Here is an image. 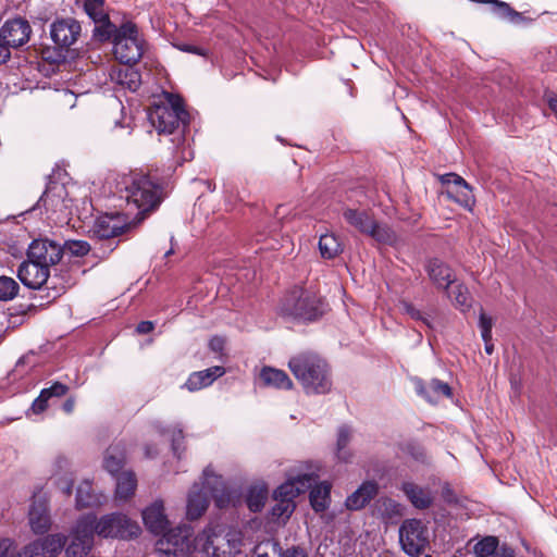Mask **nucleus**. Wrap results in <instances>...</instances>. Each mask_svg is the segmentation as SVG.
<instances>
[{"label": "nucleus", "mask_w": 557, "mask_h": 557, "mask_svg": "<svg viewBox=\"0 0 557 557\" xmlns=\"http://www.w3.org/2000/svg\"><path fill=\"white\" fill-rule=\"evenodd\" d=\"M66 541L67 537L62 533L49 534L26 545L16 557H57Z\"/></svg>", "instance_id": "14"}, {"label": "nucleus", "mask_w": 557, "mask_h": 557, "mask_svg": "<svg viewBox=\"0 0 557 557\" xmlns=\"http://www.w3.org/2000/svg\"><path fill=\"white\" fill-rule=\"evenodd\" d=\"M375 509L383 519L401 517L404 512L401 504L386 496L376 499Z\"/></svg>", "instance_id": "36"}, {"label": "nucleus", "mask_w": 557, "mask_h": 557, "mask_svg": "<svg viewBox=\"0 0 557 557\" xmlns=\"http://www.w3.org/2000/svg\"><path fill=\"white\" fill-rule=\"evenodd\" d=\"M36 305L29 304V305H17L13 308L14 312L11 313V317L14 315H25L30 311H36Z\"/></svg>", "instance_id": "55"}, {"label": "nucleus", "mask_w": 557, "mask_h": 557, "mask_svg": "<svg viewBox=\"0 0 557 557\" xmlns=\"http://www.w3.org/2000/svg\"><path fill=\"white\" fill-rule=\"evenodd\" d=\"M44 392H48V397H62L69 392V386L60 383L54 382L50 387L44 388Z\"/></svg>", "instance_id": "51"}, {"label": "nucleus", "mask_w": 557, "mask_h": 557, "mask_svg": "<svg viewBox=\"0 0 557 557\" xmlns=\"http://www.w3.org/2000/svg\"><path fill=\"white\" fill-rule=\"evenodd\" d=\"M92 517V532L101 537H116L131 540L137 537L140 533L139 525L132 521L126 515L112 512L102 516L99 520L95 513H86Z\"/></svg>", "instance_id": "9"}, {"label": "nucleus", "mask_w": 557, "mask_h": 557, "mask_svg": "<svg viewBox=\"0 0 557 557\" xmlns=\"http://www.w3.org/2000/svg\"><path fill=\"white\" fill-rule=\"evenodd\" d=\"M366 235L372 237L377 243L385 245H394L397 242V235L393 228L387 224L376 222L375 219Z\"/></svg>", "instance_id": "34"}, {"label": "nucleus", "mask_w": 557, "mask_h": 557, "mask_svg": "<svg viewBox=\"0 0 557 557\" xmlns=\"http://www.w3.org/2000/svg\"><path fill=\"white\" fill-rule=\"evenodd\" d=\"M26 257L51 269L58 264L63 257V246L61 243L45 238L34 239L26 251Z\"/></svg>", "instance_id": "13"}, {"label": "nucleus", "mask_w": 557, "mask_h": 557, "mask_svg": "<svg viewBox=\"0 0 557 557\" xmlns=\"http://www.w3.org/2000/svg\"><path fill=\"white\" fill-rule=\"evenodd\" d=\"M287 366L307 395L327 394L332 389L330 364L319 354L299 352L288 360Z\"/></svg>", "instance_id": "3"}, {"label": "nucleus", "mask_w": 557, "mask_h": 557, "mask_svg": "<svg viewBox=\"0 0 557 557\" xmlns=\"http://www.w3.org/2000/svg\"><path fill=\"white\" fill-rule=\"evenodd\" d=\"M548 107L557 116V99L556 98L548 99Z\"/></svg>", "instance_id": "64"}, {"label": "nucleus", "mask_w": 557, "mask_h": 557, "mask_svg": "<svg viewBox=\"0 0 557 557\" xmlns=\"http://www.w3.org/2000/svg\"><path fill=\"white\" fill-rule=\"evenodd\" d=\"M106 0H85L84 10L90 18L101 17L103 18V11Z\"/></svg>", "instance_id": "47"}, {"label": "nucleus", "mask_w": 557, "mask_h": 557, "mask_svg": "<svg viewBox=\"0 0 557 557\" xmlns=\"http://www.w3.org/2000/svg\"><path fill=\"white\" fill-rule=\"evenodd\" d=\"M205 482L201 490L191 491L187 499V518L198 519L208 508V494L213 498L220 509L226 508L232 503L231 491L224 484L222 476L215 475L209 468L203 470Z\"/></svg>", "instance_id": "4"}, {"label": "nucleus", "mask_w": 557, "mask_h": 557, "mask_svg": "<svg viewBox=\"0 0 557 557\" xmlns=\"http://www.w3.org/2000/svg\"><path fill=\"white\" fill-rule=\"evenodd\" d=\"M20 292L18 283L11 276H0V301H10L14 299Z\"/></svg>", "instance_id": "42"}, {"label": "nucleus", "mask_w": 557, "mask_h": 557, "mask_svg": "<svg viewBox=\"0 0 557 557\" xmlns=\"http://www.w3.org/2000/svg\"><path fill=\"white\" fill-rule=\"evenodd\" d=\"M345 221L361 234H367L374 216L370 210L344 207L342 210Z\"/></svg>", "instance_id": "25"}, {"label": "nucleus", "mask_w": 557, "mask_h": 557, "mask_svg": "<svg viewBox=\"0 0 557 557\" xmlns=\"http://www.w3.org/2000/svg\"><path fill=\"white\" fill-rule=\"evenodd\" d=\"M126 449L123 443H114L106 450L103 467L114 476L120 475L125 465Z\"/></svg>", "instance_id": "26"}, {"label": "nucleus", "mask_w": 557, "mask_h": 557, "mask_svg": "<svg viewBox=\"0 0 557 557\" xmlns=\"http://www.w3.org/2000/svg\"><path fill=\"white\" fill-rule=\"evenodd\" d=\"M499 548L497 537L486 536L475 544L474 552L479 556L492 557Z\"/></svg>", "instance_id": "44"}, {"label": "nucleus", "mask_w": 557, "mask_h": 557, "mask_svg": "<svg viewBox=\"0 0 557 557\" xmlns=\"http://www.w3.org/2000/svg\"><path fill=\"white\" fill-rule=\"evenodd\" d=\"M32 35L29 22L23 17L8 20L0 29V38L11 48L26 45Z\"/></svg>", "instance_id": "16"}, {"label": "nucleus", "mask_w": 557, "mask_h": 557, "mask_svg": "<svg viewBox=\"0 0 557 557\" xmlns=\"http://www.w3.org/2000/svg\"><path fill=\"white\" fill-rule=\"evenodd\" d=\"M74 405H75L74 399L73 398H69L63 404V410L66 413H71L73 411V409H74Z\"/></svg>", "instance_id": "63"}, {"label": "nucleus", "mask_w": 557, "mask_h": 557, "mask_svg": "<svg viewBox=\"0 0 557 557\" xmlns=\"http://www.w3.org/2000/svg\"><path fill=\"white\" fill-rule=\"evenodd\" d=\"M282 557H309L307 550L300 546H290L282 549Z\"/></svg>", "instance_id": "53"}, {"label": "nucleus", "mask_w": 557, "mask_h": 557, "mask_svg": "<svg viewBox=\"0 0 557 557\" xmlns=\"http://www.w3.org/2000/svg\"><path fill=\"white\" fill-rule=\"evenodd\" d=\"M447 296L453 299L454 306L460 311L466 312L471 308V295L465 284H453L449 288V295Z\"/></svg>", "instance_id": "37"}, {"label": "nucleus", "mask_w": 557, "mask_h": 557, "mask_svg": "<svg viewBox=\"0 0 557 557\" xmlns=\"http://www.w3.org/2000/svg\"><path fill=\"white\" fill-rule=\"evenodd\" d=\"M350 430L347 426H341L338 429L337 434V443H336V449H337V458L342 461H349L351 454L346 449L349 442H350Z\"/></svg>", "instance_id": "43"}, {"label": "nucleus", "mask_w": 557, "mask_h": 557, "mask_svg": "<svg viewBox=\"0 0 557 557\" xmlns=\"http://www.w3.org/2000/svg\"><path fill=\"white\" fill-rule=\"evenodd\" d=\"M10 46L0 38V64L5 63L11 58Z\"/></svg>", "instance_id": "58"}, {"label": "nucleus", "mask_w": 557, "mask_h": 557, "mask_svg": "<svg viewBox=\"0 0 557 557\" xmlns=\"http://www.w3.org/2000/svg\"><path fill=\"white\" fill-rule=\"evenodd\" d=\"M121 197L126 201L128 214H134V224H140L157 211L164 200V181L148 171L132 172L122 178Z\"/></svg>", "instance_id": "1"}, {"label": "nucleus", "mask_w": 557, "mask_h": 557, "mask_svg": "<svg viewBox=\"0 0 557 557\" xmlns=\"http://www.w3.org/2000/svg\"><path fill=\"white\" fill-rule=\"evenodd\" d=\"M400 490L417 509L424 510L433 505L434 497L429 487H422L413 482H404Z\"/></svg>", "instance_id": "23"}, {"label": "nucleus", "mask_w": 557, "mask_h": 557, "mask_svg": "<svg viewBox=\"0 0 557 557\" xmlns=\"http://www.w3.org/2000/svg\"><path fill=\"white\" fill-rule=\"evenodd\" d=\"M413 384L417 394L433 405L437 404L442 397L449 398L453 394L451 387L437 379L424 382L422 379L416 377Z\"/></svg>", "instance_id": "19"}, {"label": "nucleus", "mask_w": 557, "mask_h": 557, "mask_svg": "<svg viewBox=\"0 0 557 557\" xmlns=\"http://www.w3.org/2000/svg\"><path fill=\"white\" fill-rule=\"evenodd\" d=\"M145 51V40L135 23L126 21L121 24V32L113 44V54L123 64H136Z\"/></svg>", "instance_id": "8"}, {"label": "nucleus", "mask_w": 557, "mask_h": 557, "mask_svg": "<svg viewBox=\"0 0 557 557\" xmlns=\"http://www.w3.org/2000/svg\"><path fill=\"white\" fill-rule=\"evenodd\" d=\"M319 250L324 259H334L343 251V245L334 234H323L319 239Z\"/></svg>", "instance_id": "35"}, {"label": "nucleus", "mask_w": 557, "mask_h": 557, "mask_svg": "<svg viewBox=\"0 0 557 557\" xmlns=\"http://www.w3.org/2000/svg\"><path fill=\"white\" fill-rule=\"evenodd\" d=\"M184 434L182 430H177L173 432L171 446L173 454L180 459L182 457L183 451L185 450L184 446Z\"/></svg>", "instance_id": "49"}, {"label": "nucleus", "mask_w": 557, "mask_h": 557, "mask_svg": "<svg viewBox=\"0 0 557 557\" xmlns=\"http://www.w3.org/2000/svg\"><path fill=\"white\" fill-rule=\"evenodd\" d=\"M134 226L133 220L126 222L120 214H104L95 220L89 233L94 239L111 240Z\"/></svg>", "instance_id": "12"}, {"label": "nucleus", "mask_w": 557, "mask_h": 557, "mask_svg": "<svg viewBox=\"0 0 557 557\" xmlns=\"http://www.w3.org/2000/svg\"><path fill=\"white\" fill-rule=\"evenodd\" d=\"M137 487V479L133 471H124L116 476L115 497L126 500L131 498Z\"/></svg>", "instance_id": "32"}, {"label": "nucleus", "mask_w": 557, "mask_h": 557, "mask_svg": "<svg viewBox=\"0 0 557 557\" xmlns=\"http://www.w3.org/2000/svg\"><path fill=\"white\" fill-rule=\"evenodd\" d=\"M143 520L146 528L153 534L164 533L169 520L164 515V506L162 500H156L143 511Z\"/></svg>", "instance_id": "21"}, {"label": "nucleus", "mask_w": 557, "mask_h": 557, "mask_svg": "<svg viewBox=\"0 0 557 557\" xmlns=\"http://www.w3.org/2000/svg\"><path fill=\"white\" fill-rule=\"evenodd\" d=\"M29 525L34 533L45 534L51 527V518L48 509V500L40 495H34L28 511Z\"/></svg>", "instance_id": "18"}, {"label": "nucleus", "mask_w": 557, "mask_h": 557, "mask_svg": "<svg viewBox=\"0 0 557 557\" xmlns=\"http://www.w3.org/2000/svg\"><path fill=\"white\" fill-rule=\"evenodd\" d=\"M76 507L88 508L98 505L99 498L92 492L91 483L88 481L82 482L76 490Z\"/></svg>", "instance_id": "38"}, {"label": "nucleus", "mask_w": 557, "mask_h": 557, "mask_svg": "<svg viewBox=\"0 0 557 557\" xmlns=\"http://www.w3.org/2000/svg\"><path fill=\"white\" fill-rule=\"evenodd\" d=\"M424 270L433 285L449 295L450 286L456 283L455 272L450 265L440 258H430L425 261Z\"/></svg>", "instance_id": "17"}, {"label": "nucleus", "mask_w": 557, "mask_h": 557, "mask_svg": "<svg viewBox=\"0 0 557 557\" xmlns=\"http://www.w3.org/2000/svg\"><path fill=\"white\" fill-rule=\"evenodd\" d=\"M274 500L276 502L275 505L272 507L271 513L274 518L282 519H288L290 515L295 510V503L288 502L278 497H274Z\"/></svg>", "instance_id": "45"}, {"label": "nucleus", "mask_w": 557, "mask_h": 557, "mask_svg": "<svg viewBox=\"0 0 557 557\" xmlns=\"http://www.w3.org/2000/svg\"><path fill=\"white\" fill-rule=\"evenodd\" d=\"M140 73L133 67H127L117 72V83L132 91H136L140 87Z\"/></svg>", "instance_id": "41"}, {"label": "nucleus", "mask_w": 557, "mask_h": 557, "mask_svg": "<svg viewBox=\"0 0 557 557\" xmlns=\"http://www.w3.org/2000/svg\"><path fill=\"white\" fill-rule=\"evenodd\" d=\"M225 341L220 336H213L209 342V347L214 352H221L224 349Z\"/></svg>", "instance_id": "57"}, {"label": "nucleus", "mask_w": 557, "mask_h": 557, "mask_svg": "<svg viewBox=\"0 0 557 557\" xmlns=\"http://www.w3.org/2000/svg\"><path fill=\"white\" fill-rule=\"evenodd\" d=\"M49 34L53 47L42 48L40 55L51 64H59L65 61L72 46L78 41L82 26L74 17H58L50 24Z\"/></svg>", "instance_id": "5"}, {"label": "nucleus", "mask_w": 557, "mask_h": 557, "mask_svg": "<svg viewBox=\"0 0 557 557\" xmlns=\"http://www.w3.org/2000/svg\"><path fill=\"white\" fill-rule=\"evenodd\" d=\"M62 191L64 186L49 180L46 185V189L38 199L37 203L33 207V210L45 208L48 210H54L62 200Z\"/></svg>", "instance_id": "29"}, {"label": "nucleus", "mask_w": 557, "mask_h": 557, "mask_svg": "<svg viewBox=\"0 0 557 557\" xmlns=\"http://www.w3.org/2000/svg\"><path fill=\"white\" fill-rule=\"evenodd\" d=\"M407 451L417 460L423 461L425 459V451L421 446L408 444Z\"/></svg>", "instance_id": "54"}, {"label": "nucleus", "mask_w": 557, "mask_h": 557, "mask_svg": "<svg viewBox=\"0 0 557 557\" xmlns=\"http://www.w3.org/2000/svg\"><path fill=\"white\" fill-rule=\"evenodd\" d=\"M164 96V102L154 103L150 109L149 120L159 133L173 134L182 125L183 129L178 136V139H182L188 126L189 113L185 110L181 97L170 92H165Z\"/></svg>", "instance_id": "6"}, {"label": "nucleus", "mask_w": 557, "mask_h": 557, "mask_svg": "<svg viewBox=\"0 0 557 557\" xmlns=\"http://www.w3.org/2000/svg\"><path fill=\"white\" fill-rule=\"evenodd\" d=\"M331 484L323 482L310 491V504L314 511L322 512L329 507Z\"/></svg>", "instance_id": "33"}, {"label": "nucleus", "mask_w": 557, "mask_h": 557, "mask_svg": "<svg viewBox=\"0 0 557 557\" xmlns=\"http://www.w3.org/2000/svg\"><path fill=\"white\" fill-rule=\"evenodd\" d=\"M473 2L490 4L491 11L497 17L507 20L512 24H521L525 22H530L531 20L524 17L522 13L516 11L510 7L509 3L500 1V0H472Z\"/></svg>", "instance_id": "28"}, {"label": "nucleus", "mask_w": 557, "mask_h": 557, "mask_svg": "<svg viewBox=\"0 0 557 557\" xmlns=\"http://www.w3.org/2000/svg\"><path fill=\"white\" fill-rule=\"evenodd\" d=\"M379 493V484L375 481L363 482L345 502L347 509L360 510L364 508Z\"/></svg>", "instance_id": "22"}, {"label": "nucleus", "mask_w": 557, "mask_h": 557, "mask_svg": "<svg viewBox=\"0 0 557 557\" xmlns=\"http://www.w3.org/2000/svg\"><path fill=\"white\" fill-rule=\"evenodd\" d=\"M281 312L284 317L314 321L323 314L322 301L315 293L295 286L284 297Z\"/></svg>", "instance_id": "7"}, {"label": "nucleus", "mask_w": 557, "mask_h": 557, "mask_svg": "<svg viewBox=\"0 0 557 557\" xmlns=\"http://www.w3.org/2000/svg\"><path fill=\"white\" fill-rule=\"evenodd\" d=\"M260 380L267 387L289 391L294 383L284 370L272 367H263L260 371Z\"/></svg>", "instance_id": "27"}, {"label": "nucleus", "mask_w": 557, "mask_h": 557, "mask_svg": "<svg viewBox=\"0 0 557 557\" xmlns=\"http://www.w3.org/2000/svg\"><path fill=\"white\" fill-rule=\"evenodd\" d=\"M215 534L203 530L194 536L189 525H178L164 532L156 543L161 557H209L215 555Z\"/></svg>", "instance_id": "2"}, {"label": "nucleus", "mask_w": 557, "mask_h": 557, "mask_svg": "<svg viewBox=\"0 0 557 557\" xmlns=\"http://www.w3.org/2000/svg\"><path fill=\"white\" fill-rule=\"evenodd\" d=\"M399 543L407 555L420 556L429 545L428 529L419 519H407L399 528Z\"/></svg>", "instance_id": "10"}, {"label": "nucleus", "mask_w": 557, "mask_h": 557, "mask_svg": "<svg viewBox=\"0 0 557 557\" xmlns=\"http://www.w3.org/2000/svg\"><path fill=\"white\" fill-rule=\"evenodd\" d=\"M479 326L481 331H492L493 320L491 317L486 315L482 310L479 317Z\"/></svg>", "instance_id": "56"}, {"label": "nucleus", "mask_w": 557, "mask_h": 557, "mask_svg": "<svg viewBox=\"0 0 557 557\" xmlns=\"http://www.w3.org/2000/svg\"><path fill=\"white\" fill-rule=\"evenodd\" d=\"M225 373V369L214 366L202 371L193 372L184 386L189 392H196L211 385L216 379Z\"/></svg>", "instance_id": "24"}, {"label": "nucleus", "mask_w": 557, "mask_h": 557, "mask_svg": "<svg viewBox=\"0 0 557 557\" xmlns=\"http://www.w3.org/2000/svg\"><path fill=\"white\" fill-rule=\"evenodd\" d=\"M180 49L184 52H189L198 55H206L207 51L203 48L194 45H182Z\"/></svg>", "instance_id": "60"}, {"label": "nucleus", "mask_w": 557, "mask_h": 557, "mask_svg": "<svg viewBox=\"0 0 557 557\" xmlns=\"http://www.w3.org/2000/svg\"><path fill=\"white\" fill-rule=\"evenodd\" d=\"M12 546V541L9 539H0V557H7Z\"/></svg>", "instance_id": "61"}, {"label": "nucleus", "mask_w": 557, "mask_h": 557, "mask_svg": "<svg viewBox=\"0 0 557 557\" xmlns=\"http://www.w3.org/2000/svg\"><path fill=\"white\" fill-rule=\"evenodd\" d=\"M16 275L25 287L36 290L48 284L50 269L26 257V260L18 265Z\"/></svg>", "instance_id": "15"}, {"label": "nucleus", "mask_w": 557, "mask_h": 557, "mask_svg": "<svg viewBox=\"0 0 557 557\" xmlns=\"http://www.w3.org/2000/svg\"><path fill=\"white\" fill-rule=\"evenodd\" d=\"M404 311L410 315L411 319L416 321H421L423 324H425L428 327H432L431 321L428 317H425L420 310H418L410 302H403Z\"/></svg>", "instance_id": "48"}, {"label": "nucleus", "mask_w": 557, "mask_h": 557, "mask_svg": "<svg viewBox=\"0 0 557 557\" xmlns=\"http://www.w3.org/2000/svg\"><path fill=\"white\" fill-rule=\"evenodd\" d=\"M63 246V251H69L72 256L84 257L86 256L91 247L86 240H67Z\"/></svg>", "instance_id": "46"}, {"label": "nucleus", "mask_w": 557, "mask_h": 557, "mask_svg": "<svg viewBox=\"0 0 557 557\" xmlns=\"http://www.w3.org/2000/svg\"><path fill=\"white\" fill-rule=\"evenodd\" d=\"M48 392H44L41 389L39 396L35 398V400L32 404L30 410L35 414L42 413L48 408V400L50 399L48 397Z\"/></svg>", "instance_id": "50"}, {"label": "nucleus", "mask_w": 557, "mask_h": 557, "mask_svg": "<svg viewBox=\"0 0 557 557\" xmlns=\"http://www.w3.org/2000/svg\"><path fill=\"white\" fill-rule=\"evenodd\" d=\"M92 517L82 516L72 532L70 545L65 548L67 557H85L94 545Z\"/></svg>", "instance_id": "11"}, {"label": "nucleus", "mask_w": 557, "mask_h": 557, "mask_svg": "<svg viewBox=\"0 0 557 557\" xmlns=\"http://www.w3.org/2000/svg\"><path fill=\"white\" fill-rule=\"evenodd\" d=\"M313 482L312 474H301L296 478L289 479L282 483L273 494V497H278L288 502H294V498L307 492Z\"/></svg>", "instance_id": "20"}, {"label": "nucleus", "mask_w": 557, "mask_h": 557, "mask_svg": "<svg viewBox=\"0 0 557 557\" xmlns=\"http://www.w3.org/2000/svg\"><path fill=\"white\" fill-rule=\"evenodd\" d=\"M251 557H282V547L274 540H265L253 547Z\"/></svg>", "instance_id": "40"}, {"label": "nucleus", "mask_w": 557, "mask_h": 557, "mask_svg": "<svg viewBox=\"0 0 557 557\" xmlns=\"http://www.w3.org/2000/svg\"><path fill=\"white\" fill-rule=\"evenodd\" d=\"M91 20L96 23L94 38L101 42L112 41L114 44L116 41L117 35L121 32V25L117 27L113 24L107 13L103 14V18L95 17Z\"/></svg>", "instance_id": "30"}, {"label": "nucleus", "mask_w": 557, "mask_h": 557, "mask_svg": "<svg viewBox=\"0 0 557 557\" xmlns=\"http://www.w3.org/2000/svg\"><path fill=\"white\" fill-rule=\"evenodd\" d=\"M268 490L262 486H251L246 495V504L250 511L259 512L264 507Z\"/></svg>", "instance_id": "39"}, {"label": "nucleus", "mask_w": 557, "mask_h": 557, "mask_svg": "<svg viewBox=\"0 0 557 557\" xmlns=\"http://www.w3.org/2000/svg\"><path fill=\"white\" fill-rule=\"evenodd\" d=\"M441 181L443 184H453L456 193L459 195L456 201L463 206H469L472 196L470 185L456 173H446L442 175Z\"/></svg>", "instance_id": "31"}, {"label": "nucleus", "mask_w": 557, "mask_h": 557, "mask_svg": "<svg viewBox=\"0 0 557 557\" xmlns=\"http://www.w3.org/2000/svg\"><path fill=\"white\" fill-rule=\"evenodd\" d=\"M492 557H515V552L510 547L502 546Z\"/></svg>", "instance_id": "62"}, {"label": "nucleus", "mask_w": 557, "mask_h": 557, "mask_svg": "<svg viewBox=\"0 0 557 557\" xmlns=\"http://www.w3.org/2000/svg\"><path fill=\"white\" fill-rule=\"evenodd\" d=\"M442 497L443 500L448 505H458L459 498L454 492V490L450 487L449 484H445L442 487Z\"/></svg>", "instance_id": "52"}, {"label": "nucleus", "mask_w": 557, "mask_h": 557, "mask_svg": "<svg viewBox=\"0 0 557 557\" xmlns=\"http://www.w3.org/2000/svg\"><path fill=\"white\" fill-rule=\"evenodd\" d=\"M154 329V324L151 321H141L136 326V332L138 334H148L152 332Z\"/></svg>", "instance_id": "59"}]
</instances>
